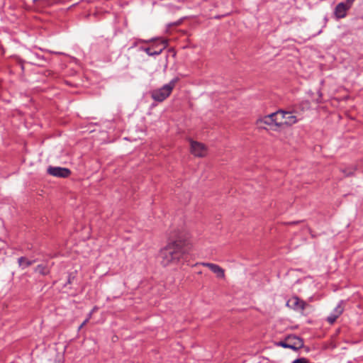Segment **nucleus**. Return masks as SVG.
Returning <instances> with one entry per match:
<instances>
[{"instance_id": "1", "label": "nucleus", "mask_w": 363, "mask_h": 363, "mask_svg": "<svg viewBox=\"0 0 363 363\" xmlns=\"http://www.w3.org/2000/svg\"><path fill=\"white\" fill-rule=\"evenodd\" d=\"M186 251L184 243L181 240L172 242L160 252L161 264L163 266L176 264L184 258Z\"/></svg>"}, {"instance_id": "2", "label": "nucleus", "mask_w": 363, "mask_h": 363, "mask_svg": "<svg viewBox=\"0 0 363 363\" xmlns=\"http://www.w3.org/2000/svg\"><path fill=\"white\" fill-rule=\"evenodd\" d=\"M285 111L279 110L277 112L265 116L257 121V125L261 128L277 130L284 125Z\"/></svg>"}, {"instance_id": "3", "label": "nucleus", "mask_w": 363, "mask_h": 363, "mask_svg": "<svg viewBox=\"0 0 363 363\" xmlns=\"http://www.w3.org/2000/svg\"><path fill=\"white\" fill-rule=\"evenodd\" d=\"M177 81V78H174L161 88L152 90L150 94L152 99L157 102L164 101L171 94Z\"/></svg>"}, {"instance_id": "4", "label": "nucleus", "mask_w": 363, "mask_h": 363, "mask_svg": "<svg viewBox=\"0 0 363 363\" xmlns=\"http://www.w3.org/2000/svg\"><path fill=\"white\" fill-rule=\"evenodd\" d=\"M167 46V40L166 39H160L152 47L145 48V52L150 56L158 55Z\"/></svg>"}, {"instance_id": "5", "label": "nucleus", "mask_w": 363, "mask_h": 363, "mask_svg": "<svg viewBox=\"0 0 363 363\" xmlns=\"http://www.w3.org/2000/svg\"><path fill=\"white\" fill-rule=\"evenodd\" d=\"M47 172L50 175L60 178H67L71 174V171L67 168L52 166L48 167Z\"/></svg>"}, {"instance_id": "6", "label": "nucleus", "mask_w": 363, "mask_h": 363, "mask_svg": "<svg viewBox=\"0 0 363 363\" xmlns=\"http://www.w3.org/2000/svg\"><path fill=\"white\" fill-rule=\"evenodd\" d=\"M207 148L203 144L191 142V152L195 157H204L207 156Z\"/></svg>"}, {"instance_id": "7", "label": "nucleus", "mask_w": 363, "mask_h": 363, "mask_svg": "<svg viewBox=\"0 0 363 363\" xmlns=\"http://www.w3.org/2000/svg\"><path fill=\"white\" fill-rule=\"evenodd\" d=\"M306 305L307 304L305 301L300 299L297 296L291 298L286 303V306L288 307L298 311H303L305 309Z\"/></svg>"}, {"instance_id": "8", "label": "nucleus", "mask_w": 363, "mask_h": 363, "mask_svg": "<svg viewBox=\"0 0 363 363\" xmlns=\"http://www.w3.org/2000/svg\"><path fill=\"white\" fill-rule=\"evenodd\" d=\"M199 264L206 267L213 272L218 278L223 279L225 277V270L219 265L210 262H201Z\"/></svg>"}, {"instance_id": "9", "label": "nucleus", "mask_w": 363, "mask_h": 363, "mask_svg": "<svg viewBox=\"0 0 363 363\" xmlns=\"http://www.w3.org/2000/svg\"><path fill=\"white\" fill-rule=\"evenodd\" d=\"M344 302L341 301L337 306L335 308L333 312L328 317L327 320L330 324H333L335 322L337 318L343 313L344 311Z\"/></svg>"}, {"instance_id": "10", "label": "nucleus", "mask_w": 363, "mask_h": 363, "mask_svg": "<svg viewBox=\"0 0 363 363\" xmlns=\"http://www.w3.org/2000/svg\"><path fill=\"white\" fill-rule=\"evenodd\" d=\"M351 7L344 2L339 3L335 9V16L337 18H342L346 16L347 11Z\"/></svg>"}, {"instance_id": "11", "label": "nucleus", "mask_w": 363, "mask_h": 363, "mask_svg": "<svg viewBox=\"0 0 363 363\" xmlns=\"http://www.w3.org/2000/svg\"><path fill=\"white\" fill-rule=\"evenodd\" d=\"M288 342H289L290 348L294 350H297L303 346L302 339L296 335L288 336Z\"/></svg>"}, {"instance_id": "12", "label": "nucleus", "mask_w": 363, "mask_h": 363, "mask_svg": "<svg viewBox=\"0 0 363 363\" xmlns=\"http://www.w3.org/2000/svg\"><path fill=\"white\" fill-rule=\"evenodd\" d=\"M297 122L296 116L293 111H285L284 125H291Z\"/></svg>"}, {"instance_id": "13", "label": "nucleus", "mask_w": 363, "mask_h": 363, "mask_svg": "<svg viewBox=\"0 0 363 363\" xmlns=\"http://www.w3.org/2000/svg\"><path fill=\"white\" fill-rule=\"evenodd\" d=\"M50 267L48 264H41L35 268V272L39 274L45 276L50 273Z\"/></svg>"}, {"instance_id": "14", "label": "nucleus", "mask_w": 363, "mask_h": 363, "mask_svg": "<svg viewBox=\"0 0 363 363\" xmlns=\"http://www.w3.org/2000/svg\"><path fill=\"white\" fill-rule=\"evenodd\" d=\"M34 262L35 260H29L25 257H21L18 259V263L19 264V267H21L23 269L32 265Z\"/></svg>"}, {"instance_id": "15", "label": "nucleus", "mask_w": 363, "mask_h": 363, "mask_svg": "<svg viewBox=\"0 0 363 363\" xmlns=\"http://www.w3.org/2000/svg\"><path fill=\"white\" fill-rule=\"evenodd\" d=\"M279 345L284 347V348H290L289 347V342H288V337L286 339V341L284 342H280L278 344Z\"/></svg>"}, {"instance_id": "16", "label": "nucleus", "mask_w": 363, "mask_h": 363, "mask_svg": "<svg viewBox=\"0 0 363 363\" xmlns=\"http://www.w3.org/2000/svg\"><path fill=\"white\" fill-rule=\"evenodd\" d=\"M293 363H306L304 359H298L295 360Z\"/></svg>"}, {"instance_id": "17", "label": "nucleus", "mask_w": 363, "mask_h": 363, "mask_svg": "<svg viewBox=\"0 0 363 363\" xmlns=\"http://www.w3.org/2000/svg\"><path fill=\"white\" fill-rule=\"evenodd\" d=\"M89 322V318H86L79 326V329H82L87 323Z\"/></svg>"}, {"instance_id": "18", "label": "nucleus", "mask_w": 363, "mask_h": 363, "mask_svg": "<svg viewBox=\"0 0 363 363\" xmlns=\"http://www.w3.org/2000/svg\"><path fill=\"white\" fill-rule=\"evenodd\" d=\"M355 0H346V3L349 6H352L353 2Z\"/></svg>"}, {"instance_id": "19", "label": "nucleus", "mask_w": 363, "mask_h": 363, "mask_svg": "<svg viewBox=\"0 0 363 363\" xmlns=\"http://www.w3.org/2000/svg\"><path fill=\"white\" fill-rule=\"evenodd\" d=\"M91 315H92V312H90L89 313L88 317L86 318H89V320L91 318Z\"/></svg>"}, {"instance_id": "20", "label": "nucleus", "mask_w": 363, "mask_h": 363, "mask_svg": "<svg viewBox=\"0 0 363 363\" xmlns=\"http://www.w3.org/2000/svg\"><path fill=\"white\" fill-rule=\"evenodd\" d=\"M94 311H96V308H94L91 312L93 313Z\"/></svg>"}]
</instances>
